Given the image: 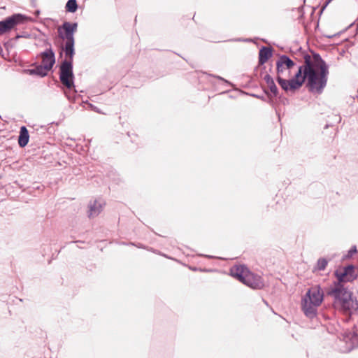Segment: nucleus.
I'll use <instances>...</instances> for the list:
<instances>
[{"label":"nucleus","mask_w":358,"mask_h":358,"mask_svg":"<svg viewBox=\"0 0 358 358\" xmlns=\"http://www.w3.org/2000/svg\"><path fill=\"white\" fill-rule=\"evenodd\" d=\"M214 77L217 78V79H219V80H222V81H224L225 83H229V82L227 80L224 79L223 78H222V77H220L219 76H214Z\"/></svg>","instance_id":"26"},{"label":"nucleus","mask_w":358,"mask_h":358,"mask_svg":"<svg viewBox=\"0 0 358 358\" xmlns=\"http://www.w3.org/2000/svg\"><path fill=\"white\" fill-rule=\"evenodd\" d=\"M241 282L247 286L256 289H261L264 286L262 278L252 273L245 274Z\"/></svg>","instance_id":"8"},{"label":"nucleus","mask_w":358,"mask_h":358,"mask_svg":"<svg viewBox=\"0 0 358 358\" xmlns=\"http://www.w3.org/2000/svg\"><path fill=\"white\" fill-rule=\"evenodd\" d=\"M29 134L26 127L22 126L20 130L18 136V144L20 148H24L29 143Z\"/></svg>","instance_id":"13"},{"label":"nucleus","mask_w":358,"mask_h":358,"mask_svg":"<svg viewBox=\"0 0 358 358\" xmlns=\"http://www.w3.org/2000/svg\"><path fill=\"white\" fill-rule=\"evenodd\" d=\"M78 23L64 22L62 27L59 28V36L65 40L62 50L64 52L65 57L73 58L75 55V39L74 34L77 31Z\"/></svg>","instance_id":"5"},{"label":"nucleus","mask_w":358,"mask_h":358,"mask_svg":"<svg viewBox=\"0 0 358 358\" xmlns=\"http://www.w3.org/2000/svg\"><path fill=\"white\" fill-rule=\"evenodd\" d=\"M193 271H196L197 269L196 268H192Z\"/></svg>","instance_id":"33"},{"label":"nucleus","mask_w":358,"mask_h":358,"mask_svg":"<svg viewBox=\"0 0 358 358\" xmlns=\"http://www.w3.org/2000/svg\"><path fill=\"white\" fill-rule=\"evenodd\" d=\"M267 85L270 90V92L268 90H264V92L266 94V96L268 98H270V97H271V94H272L273 96H274V97L277 96L278 94V89L274 82V80H272L271 82H270L269 83H268Z\"/></svg>","instance_id":"16"},{"label":"nucleus","mask_w":358,"mask_h":358,"mask_svg":"<svg viewBox=\"0 0 358 358\" xmlns=\"http://www.w3.org/2000/svg\"><path fill=\"white\" fill-rule=\"evenodd\" d=\"M328 262L324 258H320L317 260V268L319 271H324L327 267Z\"/></svg>","instance_id":"19"},{"label":"nucleus","mask_w":358,"mask_h":358,"mask_svg":"<svg viewBox=\"0 0 358 358\" xmlns=\"http://www.w3.org/2000/svg\"><path fill=\"white\" fill-rule=\"evenodd\" d=\"M201 255V256L206 257L209 258V259H213V258H215V257L211 256V255Z\"/></svg>","instance_id":"28"},{"label":"nucleus","mask_w":358,"mask_h":358,"mask_svg":"<svg viewBox=\"0 0 358 358\" xmlns=\"http://www.w3.org/2000/svg\"><path fill=\"white\" fill-rule=\"evenodd\" d=\"M278 61L283 64L285 68L288 70H290L293 66H294L295 63L293 60H292L287 55H280Z\"/></svg>","instance_id":"14"},{"label":"nucleus","mask_w":358,"mask_h":358,"mask_svg":"<svg viewBox=\"0 0 358 358\" xmlns=\"http://www.w3.org/2000/svg\"><path fill=\"white\" fill-rule=\"evenodd\" d=\"M264 80H265V82L266 83V84L269 83L270 82H271L272 80H273V78L268 74V73H266L264 76Z\"/></svg>","instance_id":"21"},{"label":"nucleus","mask_w":358,"mask_h":358,"mask_svg":"<svg viewBox=\"0 0 358 358\" xmlns=\"http://www.w3.org/2000/svg\"><path fill=\"white\" fill-rule=\"evenodd\" d=\"M327 294L334 299V304L344 310L351 311L358 309V303L353 301L352 293L343 284L334 283V287L330 288Z\"/></svg>","instance_id":"3"},{"label":"nucleus","mask_w":358,"mask_h":358,"mask_svg":"<svg viewBox=\"0 0 358 358\" xmlns=\"http://www.w3.org/2000/svg\"><path fill=\"white\" fill-rule=\"evenodd\" d=\"M78 6L76 0H68L65 6V10L69 13H75L78 10Z\"/></svg>","instance_id":"18"},{"label":"nucleus","mask_w":358,"mask_h":358,"mask_svg":"<svg viewBox=\"0 0 358 358\" xmlns=\"http://www.w3.org/2000/svg\"><path fill=\"white\" fill-rule=\"evenodd\" d=\"M276 80L280 87L285 92H288L289 90H292V87H290V80H286L282 78L281 76H277Z\"/></svg>","instance_id":"17"},{"label":"nucleus","mask_w":358,"mask_h":358,"mask_svg":"<svg viewBox=\"0 0 358 358\" xmlns=\"http://www.w3.org/2000/svg\"><path fill=\"white\" fill-rule=\"evenodd\" d=\"M354 266L352 265H348L343 268V271H336L335 275L338 281L334 283L343 284L345 282H350L354 279Z\"/></svg>","instance_id":"9"},{"label":"nucleus","mask_w":358,"mask_h":358,"mask_svg":"<svg viewBox=\"0 0 358 358\" xmlns=\"http://www.w3.org/2000/svg\"><path fill=\"white\" fill-rule=\"evenodd\" d=\"M357 248L356 246H353L348 251V256H352L353 254L357 252Z\"/></svg>","instance_id":"22"},{"label":"nucleus","mask_w":358,"mask_h":358,"mask_svg":"<svg viewBox=\"0 0 358 358\" xmlns=\"http://www.w3.org/2000/svg\"><path fill=\"white\" fill-rule=\"evenodd\" d=\"M332 0H327L324 6L322 7L321 13L324 11V10L326 8V7L329 5V3H331Z\"/></svg>","instance_id":"24"},{"label":"nucleus","mask_w":358,"mask_h":358,"mask_svg":"<svg viewBox=\"0 0 358 358\" xmlns=\"http://www.w3.org/2000/svg\"><path fill=\"white\" fill-rule=\"evenodd\" d=\"M357 26H358V22H357Z\"/></svg>","instance_id":"34"},{"label":"nucleus","mask_w":358,"mask_h":358,"mask_svg":"<svg viewBox=\"0 0 358 358\" xmlns=\"http://www.w3.org/2000/svg\"><path fill=\"white\" fill-rule=\"evenodd\" d=\"M324 300V292L320 285H315L308 289L301 299V309L309 319L317 316V308Z\"/></svg>","instance_id":"2"},{"label":"nucleus","mask_w":358,"mask_h":358,"mask_svg":"<svg viewBox=\"0 0 358 358\" xmlns=\"http://www.w3.org/2000/svg\"><path fill=\"white\" fill-rule=\"evenodd\" d=\"M22 37H24V36L17 34L13 39L14 40H17V39H19L20 38H22Z\"/></svg>","instance_id":"27"},{"label":"nucleus","mask_w":358,"mask_h":358,"mask_svg":"<svg viewBox=\"0 0 358 358\" xmlns=\"http://www.w3.org/2000/svg\"><path fill=\"white\" fill-rule=\"evenodd\" d=\"M304 65L299 66L297 72L289 79L292 91L299 90L307 80L306 87L311 93L320 94L326 87L329 75V67L318 53L310 55L302 52Z\"/></svg>","instance_id":"1"},{"label":"nucleus","mask_w":358,"mask_h":358,"mask_svg":"<svg viewBox=\"0 0 358 358\" xmlns=\"http://www.w3.org/2000/svg\"><path fill=\"white\" fill-rule=\"evenodd\" d=\"M45 43L50 48L38 54V57L41 59L42 64L51 70L55 64V54L51 48V44L47 40L45 41Z\"/></svg>","instance_id":"7"},{"label":"nucleus","mask_w":358,"mask_h":358,"mask_svg":"<svg viewBox=\"0 0 358 358\" xmlns=\"http://www.w3.org/2000/svg\"><path fill=\"white\" fill-rule=\"evenodd\" d=\"M281 69H282L283 71H284L285 69H287L285 68V66H284V64H281Z\"/></svg>","instance_id":"31"},{"label":"nucleus","mask_w":358,"mask_h":358,"mask_svg":"<svg viewBox=\"0 0 358 358\" xmlns=\"http://www.w3.org/2000/svg\"><path fill=\"white\" fill-rule=\"evenodd\" d=\"M236 41H250V39H241V38H238V39H236Z\"/></svg>","instance_id":"29"},{"label":"nucleus","mask_w":358,"mask_h":358,"mask_svg":"<svg viewBox=\"0 0 358 358\" xmlns=\"http://www.w3.org/2000/svg\"><path fill=\"white\" fill-rule=\"evenodd\" d=\"M36 0H31V4L33 5L34 7H35L36 6Z\"/></svg>","instance_id":"30"},{"label":"nucleus","mask_w":358,"mask_h":358,"mask_svg":"<svg viewBox=\"0 0 358 358\" xmlns=\"http://www.w3.org/2000/svg\"><path fill=\"white\" fill-rule=\"evenodd\" d=\"M27 19L24 15L17 13L0 21V36L8 33L17 25L24 23Z\"/></svg>","instance_id":"6"},{"label":"nucleus","mask_w":358,"mask_h":358,"mask_svg":"<svg viewBox=\"0 0 358 358\" xmlns=\"http://www.w3.org/2000/svg\"><path fill=\"white\" fill-rule=\"evenodd\" d=\"M272 56V48L262 46L259 52V64L263 65Z\"/></svg>","instance_id":"11"},{"label":"nucleus","mask_w":358,"mask_h":358,"mask_svg":"<svg viewBox=\"0 0 358 358\" xmlns=\"http://www.w3.org/2000/svg\"><path fill=\"white\" fill-rule=\"evenodd\" d=\"M88 208V217L90 218L98 216L103 210L102 203L97 200L90 201Z\"/></svg>","instance_id":"10"},{"label":"nucleus","mask_w":358,"mask_h":358,"mask_svg":"<svg viewBox=\"0 0 358 358\" xmlns=\"http://www.w3.org/2000/svg\"><path fill=\"white\" fill-rule=\"evenodd\" d=\"M73 59L70 57H66L59 66V80L60 82L69 90L64 91V94L69 101H74L76 90L71 91L75 87L74 74L73 71Z\"/></svg>","instance_id":"4"},{"label":"nucleus","mask_w":358,"mask_h":358,"mask_svg":"<svg viewBox=\"0 0 358 358\" xmlns=\"http://www.w3.org/2000/svg\"><path fill=\"white\" fill-rule=\"evenodd\" d=\"M129 244L133 245H136L138 248H145V247L142 244H141V243H138V244L136 245V244H134L133 243H130Z\"/></svg>","instance_id":"25"},{"label":"nucleus","mask_w":358,"mask_h":358,"mask_svg":"<svg viewBox=\"0 0 358 358\" xmlns=\"http://www.w3.org/2000/svg\"><path fill=\"white\" fill-rule=\"evenodd\" d=\"M50 71L47 66L43 64L36 66L34 69H27V72L29 75H36L41 77H45L48 75V72Z\"/></svg>","instance_id":"12"},{"label":"nucleus","mask_w":358,"mask_h":358,"mask_svg":"<svg viewBox=\"0 0 358 358\" xmlns=\"http://www.w3.org/2000/svg\"><path fill=\"white\" fill-rule=\"evenodd\" d=\"M39 13H40L39 10H36V12H35L36 15H38Z\"/></svg>","instance_id":"32"},{"label":"nucleus","mask_w":358,"mask_h":358,"mask_svg":"<svg viewBox=\"0 0 358 358\" xmlns=\"http://www.w3.org/2000/svg\"><path fill=\"white\" fill-rule=\"evenodd\" d=\"M245 268L243 266H234L231 269V275L236 278L239 281L243 278Z\"/></svg>","instance_id":"15"},{"label":"nucleus","mask_w":358,"mask_h":358,"mask_svg":"<svg viewBox=\"0 0 358 358\" xmlns=\"http://www.w3.org/2000/svg\"><path fill=\"white\" fill-rule=\"evenodd\" d=\"M284 71L281 69V63H280L278 60L276 62V73L277 76H281Z\"/></svg>","instance_id":"20"},{"label":"nucleus","mask_w":358,"mask_h":358,"mask_svg":"<svg viewBox=\"0 0 358 358\" xmlns=\"http://www.w3.org/2000/svg\"><path fill=\"white\" fill-rule=\"evenodd\" d=\"M252 96H253L257 99H259L262 101H266V96L264 95L252 94Z\"/></svg>","instance_id":"23"}]
</instances>
